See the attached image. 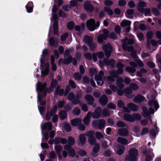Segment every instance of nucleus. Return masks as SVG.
I'll use <instances>...</instances> for the list:
<instances>
[{
    "label": "nucleus",
    "mask_w": 161,
    "mask_h": 161,
    "mask_svg": "<svg viewBox=\"0 0 161 161\" xmlns=\"http://www.w3.org/2000/svg\"><path fill=\"white\" fill-rule=\"evenodd\" d=\"M129 155L126 156V160L128 161H136L137 160L136 157L138 155L137 149L134 148H131L129 150Z\"/></svg>",
    "instance_id": "obj_1"
},
{
    "label": "nucleus",
    "mask_w": 161,
    "mask_h": 161,
    "mask_svg": "<svg viewBox=\"0 0 161 161\" xmlns=\"http://www.w3.org/2000/svg\"><path fill=\"white\" fill-rule=\"evenodd\" d=\"M102 49L104 51L106 57L109 58L113 51V48L110 43L105 44L102 47Z\"/></svg>",
    "instance_id": "obj_2"
},
{
    "label": "nucleus",
    "mask_w": 161,
    "mask_h": 161,
    "mask_svg": "<svg viewBox=\"0 0 161 161\" xmlns=\"http://www.w3.org/2000/svg\"><path fill=\"white\" fill-rule=\"evenodd\" d=\"M83 7L85 10L89 13L92 12L94 9L93 6L89 1H86L84 2Z\"/></svg>",
    "instance_id": "obj_3"
},
{
    "label": "nucleus",
    "mask_w": 161,
    "mask_h": 161,
    "mask_svg": "<svg viewBox=\"0 0 161 161\" xmlns=\"http://www.w3.org/2000/svg\"><path fill=\"white\" fill-rule=\"evenodd\" d=\"M86 26L87 29L90 31H94L95 29V21L93 19L88 20L86 22Z\"/></svg>",
    "instance_id": "obj_4"
},
{
    "label": "nucleus",
    "mask_w": 161,
    "mask_h": 161,
    "mask_svg": "<svg viewBox=\"0 0 161 161\" xmlns=\"http://www.w3.org/2000/svg\"><path fill=\"white\" fill-rule=\"evenodd\" d=\"M142 109L143 112L142 115L144 117H146L147 116L149 115L150 114H153L154 112V109L152 107L150 108L148 110L146 107L143 106L142 107Z\"/></svg>",
    "instance_id": "obj_5"
},
{
    "label": "nucleus",
    "mask_w": 161,
    "mask_h": 161,
    "mask_svg": "<svg viewBox=\"0 0 161 161\" xmlns=\"http://www.w3.org/2000/svg\"><path fill=\"white\" fill-rule=\"evenodd\" d=\"M92 123L96 127L98 128L100 130H102L104 128L106 124L105 121L103 119L93 121Z\"/></svg>",
    "instance_id": "obj_6"
},
{
    "label": "nucleus",
    "mask_w": 161,
    "mask_h": 161,
    "mask_svg": "<svg viewBox=\"0 0 161 161\" xmlns=\"http://www.w3.org/2000/svg\"><path fill=\"white\" fill-rule=\"evenodd\" d=\"M85 98L87 101V103L90 105H92L93 108H95L96 105L93 102L94 99L93 97L90 94H87L85 96Z\"/></svg>",
    "instance_id": "obj_7"
},
{
    "label": "nucleus",
    "mask_w": 161,
    "mask_h": 161,
    "mask_svg": "<svg viewBox=\"0 0 161 161\" xmlns=\"http://www.w3.org/2000/svg\"><path fill=\"white\" fill-rule=\"evenodd\" d=\"M68 144L65 145L64 146V149H67L72 147L75 143V141L74 139L72 136H69L68 139Z\"/></svg>",
    "instance_id": "obj_8"
},
{
    "label": "nucleus",
    "mask_w": 161,
    "mask_h": 161,
    "mask_svg": "<svg viewBox=\"0 0 161 161\" xmlns=\"http://www.w3.org/2000/svg\"><path fill=\"white\" fill-rule=\"evenodd\" d=\"M98 101L101 105L104 107L106 106L108 102V98L105 94H103L100 97Z\"/></svg>",
    "instance_id": "obj_9"
},
{
    "label": "nucleus",
    "mask_w": 161,
    "mask_h": 161,
    "mask_svg": "<svg viewBox=\"0 0 161 161\" xmlns=\"http://www.w3.org/2000/svg\"><path fill=\"white\" fill-rule=\"evenodd\" d=\"M102 112V108L100 107H97L93 113V118L96 119L100 118L101 117Z\"/></svg>",
    "instance_id": "obj_10"
},
{
    "label": "nucleus",
    "mask_w": 161,
    "mask_h": 161,
    "mask_svg": "<svg viewBox=\"0 0 161 161\" xmlns=\"http://www.w3.org/2000/svg\"><path fill=\"white\" fill-rule=\"evenodd\" d=\"M100 149V145L98 143L96 144L92 150V153H91V155L92 157L95 158L97 156V153Z\"/></svg>",
    "instance_id": "obj_11"
},
{
    "label": "nucleus",
    "mask_w": 161,
    "mask_h": 161,
    "mask_svg": "<svg viewBox=\"0 0 161 161\" xmlns=\"http://www.w3.org/2000/svg\"><path fill=\"white\" fill-rule=\"evenodd\" d=\"M82 96V93L80 91H78L77 92L76 95L74 100L72 101V104H77L80 103V99L81 98Z\"/></svg>",
    "instance_id": "obj_12"
},
{
    "label": "nucleus",
    "mask_w": 161,
    "mask_h": 161,
    "mask_svg": "<svg viewBox=\"0 0 161 161\" xmlns=\"http://www.w3.org/2000/svg\"><path fill=\"white\" fill-rule=\"evenodd\" d=\"M147 6L146 3L142 1H140L138 3V7L137 8L138 10L141 13H144L145 8L144 7H146Z\"/></svg>",
    "instance_id": "obj_13"
},
{
    "label": "nucleus",
    "mask_w": 161,
    "mask_h": 161,
    "mask_svg": "<svg viewBox=\"0 0 161 161\" xmlns=\"http://www.w3.org/2000/svg\"><path fill=\"white\" fill-rule=\"evenodd\" d=\"M103 61L106 65L111 66L112 68L114 67L116 63L115 61L113 59L109 60L107 58H104L103 59Z\"/></svg>",
    "instance_id": "obj_14"
},
{
    "label": "nucleus",
    "mask_w": 161,
    "mask_h": 161,
    "mask_svg": "<svg viewBox=\"0 0 161 161\" xmlns=\"http://www.w3.org/2000/svg\"><path fill=\"white\" fill-rule=\"evenodd\" d=\"M145 99V97L140 94H138L134 97L133 101L134 102L137 103H141Z\"/></svg>",
    "instance_id": "obj_15"
},
{
    "label": "nucleus",
    "mask_w": 161,
    "mask_h": 161,
    "mask_svg": "<svg viewBox=\"0 0 161 161\" xmlns=\"http://www.w3.org/2000/svg\"><path fill=\"white\" fill-rule=\"evenodd\" d=\"M118 132L119 136L122 137L127 136L129 134V131L126 128H120L118 130Z\"/></svg>",
    "instance_id": "obj_16"
},
{
    "label": "nucleus",
    "mask_w": 161,
    "mask_h": 161,
    "mask_svg": "<svg viewBox=\"0 0 161 161\" xmlns=\"http://www.w3.org/2000/svg\"><path fill=\"white\" fill-rule=\"evenodd\" d=\"M127 106L133 112H137L139 109L138 106L133 103H129L128 104Z\"/></svg>",
    "instance_id": "obj_17"
},
{
    "label": "nucleus",
    "mask_w": 161,
    "mask_h": 161,
    "mask_svg": "<svg viewBox=\"0 0 161 161\" xmlns=\"http://www.w3.org/2000/svg\"><path fill=\"white\" fill-rule=\"evenodd\" d=\"M49 64L48 63H47L46 64L45 69H43L40 68L42 75L46 76L48 74L49 71Z\"/></svg>",
    "instance_id": "obj_18"
},
{
    "label": "nucleus",
    "mask_w": 161,
    "mask_h": 161,
    "mask_svg": "<svg viewBox=\"0 0 161 161\" xmlns=\"http://www.w3.org/2000/svg\"><path fill=\"white\" fill-rule=\"evenodd\" d=\"M132 115L128 114H125L123 116V119L125 120L131 122H134V119Z\"/></svg>",
    "instance_id": "obj_19"
},
{
    "label": "nucleus",
    "mask_w": 161,
    "mask_h": 161,
    "mask_svg": "<svg viewBox=\"0 0 161 161\" xmlns=\"http://www.w3.org/2000/svg\"><path fill=\"white\" fill-rule=\"evenodd\" d=\"M47 86V84L46 82H44L43 84H42L41 82H39L37 84V90L38 91H43L45 89Z\"/></svg>",
    "instance_id": "obj_20"
},
{
    "label": "nucleus",
    "mask_w": 161,
    "mask_h": 161,
    "mask_svg": "<svg viewBox=\"0 0 161 161\" xmlns=\"http://www.w3.org/2000/svg\"><path fill=\"white\" fill-rule=\"evenodd\" d=\"M52 128V125L50 122H46L44 123L42 127V128L43 130H51Z\"/></svg>",
    "instance_id": "obj_21"
},
{
    "label": "nucleus",
    "mask_w": 161,
    "mask_h": 161,
    "mask_svg": "<svg viewBox=\"0 0 161 161\" xmlns=\"http://www.w3.org/2000/svg\"><path fill=\"white\" fill-rule=\"evenodd\" d=\"M81 122V121L80 118H75L71 120V124L73 126H78Z\"/></svg>",
    "instance_id": "obj_22"
},
{
    "label": "nucleus",
    "mask_w": 161,
    "mask_h": 161,
    "mask_svg": "<svg viewBox=\"0 0 161 161\" xmlns=\"http://www.w3.org/2000/svg\"><path fill=\"white\" fill-rule=\"evenodd\" d=\"M59 116L61 120H64L67 117V113L65 111L61 110L59 112Z\"/></svg>",
    "instance_id": "obj_23"
},
{
    "label": "nucleus",
    "mask_w": 161,
    "mask_h": 161,
    "mask_svg": "<svg viewBox=\"0 0 161 161\" xmlns=\"http://www.w3.org/2000/svg\"><path fill=\"white\" fill-rule=\"evenodd\" d=\"M83 41L88 45L93 42L92 37L88 36H86L83 38Z\"/></svg>",
    "instance_id": "obj_24"
},
{
    "label": "nucleus",
    "mask_w": 161,
    "mask_h": 161,
    "mask_svg": "<svg viewBox=\"0 0 161 161\" xmlns=\"http://www.w3.org/2000/svg\"><path fill=\"white\" fill-rule=\"evenodd\" d=\"M117 141L118 142L124 145H126L128 144V140L124 138L119 137L117 139Z\"/></svg>",
    "instance_id": "obj_25"
},
{
    "label": "nucleus",
    "mask_w": 161,
    "mask_h": 161,
    "mask_svg": "<svg viewBox=\"0 0 161 161\" xmlns=\"http://www.w3.org/2000/svg\"><path fill=\"white\" fill-rule=\"evenodd\" d=\"M125 150V148L123 145H121L119 146L118 149L117 153L119 155H120L123 154L124 151Z\"/></svg>",
    "instance_id": "obj_26"
},
{
    "label": "nucleus",
    "mask_w": 161,
    "mask_h": 161,
    "mask_svg": "<svg viewBox=\"0 0 161 161\" xmlns=\"http://www.w3.org/2000/svg\"><path fill=\"white\" fill-rule=\"evenodd\" d=\"M68 151L69 155L72 157H74L75 156L76 153L74 149L71 147L70 148L65 149Z\"/></svg>",
    "instance_id": "obj_27"
},
{
    "label": "nucleus",
    "mask_w": 161,
    "mask_h": 161,
    "mask_svg": "<svg viewBox=\"0 0 161 161\" xmlns=\"http://www.w3.org/2000/svg\"><path fill=\"white\" fill-rule=\"evenodd\" d=\"M131 21L129 20H123L120 23V25L124 27L126 26H129L131 24Z\"/></svg>",
    "instance_id": "obj_28"
},
{
    "label": "nucleus",
    "mask_w": 161,
    "mask_h": 161,
    "mask_svg": "<svg viewBox=\"0 0 161 161\" xmlns=\"http://www.w3.org/2000/svg\"><path fill=\"white\" fill-rule=\"evenodd\" d=\"M73 60V58L71 55H69L66 59H64L63 61V63L66 65H68L71 63Z\"/></svg>",
    "instance_id": "obj_29"
},
{
    "label": "nucleus",
    "mask_w": 161,
    "mask_h": 161,
    "mask_svg": "<svg viewBox=\"0 0 161 161\" xmlns=\"http://www.w3.org/2000/svg\"><path fill=\"white\" fill-rule=\"evenodd\" d=\"M107 38L103 36V35H99L97 37V42L99 43H102L103 40H106Z\"/></svg>",
    "instance_id": "obj_30"
},
{
    "label": "nucleus",
    "mask_w": 161,
    "mask_h": 161,
    "mask_svg": "<svg viewBox=\"0 0 161 161\" xmlns=\"http://www.w3.org/2000/svg\"><path fill=\"white\" fill-rule=\"evenodd\" d=\"M79 139L81 144H84L86 141L85 135L83 134H81L79 136Z\"/></svg>",
    "instance_id": "obj_31"
},
{
    "label": "nucleus",
    "mask_w": 161,
    "mask_h": 161,
    "mask_svg": "<svg viewBox=\"0 0 161 161\" xmlns=\"http://www.w3.org/2000/svg\"><path fill=\"white\" fill-rule=\"evenodd\" d=\"M88 141L89 143L92 145H95L96 144V142L94 136H90L88 138Z\"/></svg>",
    "instance_id": "obj_32"
},
{
    "label": "nucleus",
    "mask_w": 161,
    "mask_h": 161,
    "mask_svg": "<svg viewBox=\"0 0 161 161\" xmlns=\"http://www.w3.org/2000/svg\"><path fill=\"white\" fill-rule=\"evenodd\" d=\"M75 25V23L73 21H69L67 25V28L69 30H72L74 28Z\"/></svg>",
    "instance_id": "obj_33"
},
{
    "label": "nucleus",
    "mask_w": 161,
    "mask_h": 161,
    "mask_svg": "<svg viewBox=\"0 0 161 161\" xmlns=\"http://www.w3.org/2000/svg\"><path fill=\"white\" fill-rule=\"evenodd\" d=\"M133 119H134V121L136 120H139L141 119V116L137 113H134L132 114Z\"/></svg>",
    "instance_id": "obj_34"
},
{
    "label": "nucleus",
    "mask_w": 161,
    "mask_h": 161,
    "mask_svg": "<svg viewBox=\"0 0 161 161\" xmlns=\"http://www.w3.org/2000/svg\"><path fill=\"white\" fill-rule=\"evenodd\" d=\"M64 127L65 130L68 132H70L71 130V128L70 125L67 123H64Z\"/></svg>",
    "instance_id": "obj_35"
},
{
    "label": "nucleus",
    "mask_w": 161,
    "mask_h": 161,
    "mask_svg": "<svg viewBox=\"0 0 161 161\" xmlns=\"http://www.w3.org/2000/svg\"><path fill=\"white\" fill-rule=\"evenodd\" d=\"M57 107L55 105L53 106V108H52L50 111L49 113L51 116L54 115L57 112Z\"/></svg>",
    "instance_id": "obj_36"
},
{
    "label": "nucleus",
    "mask_w": 161,
    "mask_h": 161,
    "mask_svg": "<svg viewBox=\"0 0 161 161\" xmlns=\"http://www.w3.org/2000/svg\"><path fill=\"white\" fill-rule=\"evenodd\" d=\"M104 10L105 12L108 13L109 15L111 16L113 15V11L110 8L105 7L104 8Z\"/></svg>",
    "instance_id": "obj_37"
},
{
    "label": "nucleus",
    "mask_w": 161,
    "mask_h": 161,
    "mask_svg": "<svg viewBox=\"0 0 161 161\" xmlns=\"http://www.w3.org/2000/svg\"><path fill=\"white\" fill-rule=\"evenodd\" d=\"M89 46L90 49L92 51H93L95 49L97 46L95 43L93 42H92V43L89 44L88 45Z\"/></svg>",
    "instance_id": "obj_38"
},
{
    "label": "nucleus",
    "mask_w": 161,
    "mask_h": 161,
    "mask_svg": "<svg viewBox=\"0 0 161 161\" xmlns=\"http://www.w3.org/2000/svg\"><path fill=\"white\" fill-rule=\"evenodd\" d=\"M95 137L96 138L99 140L104 138L103 135L100 132L96 131L95 134Z\"/></svg>",
    "instance_id": "obj_39"
},
{
    "label": "nucleus",
    "mask_w": 161,
    "mask_h": 161,
    "mask_svg": "<svg viewBox=\"0 0 161 161\" xmlns=\"http://www.w3.org/2000/svg\"><path fill=\"white\" fill-rule=\"evenodd\" d=\"M106 79L107 81L109 82H113L115 81V79L112 76L110 75L108 76L107 78L104 77L103 78V80L105 81L106 80Z\"/></svg>",
    "instance_id": "obj_40"
},
{
    "label": "nucleus",
    "mask_w": 161,
    "mask_h": 161,
    "mask_svg": "<svg viewBox=\"0 0 161 161\" xmlns=\"http://www.w3.org/2000/svg\"><path fill=\"white\" fill-rule=\"evenodd\" d=\"M158 127L156 126H154V129L156 130L153 129L151 130L149 132L150 135L152 136L155 137L156 136V131L157 130Z\"/></svg>",
    "instance_id": "obj_41"
},
{
    "label": "nucleus",
    "mask_w": 161,
    "mask_h": 161,
    "mask_svg": "<svg viewBox=\"0 0 161 161\" xmlns=\"http://www.w3.org/2000/svg\"><path fill=\"white\" fill-rule=\"evenodd\" d=\"M64 90L63 88H61V89L58 90L57 93L55 92H54V95H59L60 97H62L64 95Z\"/></svg>",
    "instance_id": "obj_42"
},
{
    "label": "nucleus",
    "mask_w": 161,
    "mask_h": 161,
    "mask_svg": "<svg viewBox=\"0 0 161 161\" xmlns=\"http://www.w3.org/2000/svg\"><path fill=\"white\" fill-rule=\"evenodd\" d=\"M125 69L126 71L130 73H134L136 71V69L134 68L129 66H127L125 67Z\"/></svg>",
    "instance_id": "obj_43"
},
{
    "label": "nucleus",
    "mask_w": 161,
    "mask_h": 161,
    "mask_svg": "<svg viewBox=\"0 0 161 161\" xmlns=\"http://www.w3.org/2000/svg\"><path fill=\"white\" fill-rule=\"evenodd\" d=\"M67 99L69 101L73 100L75 98V95L73 92H70L67 96Z\"/></svg>",
    "instance_id": "obj_44"
},
{
    "label": "nucleus",
    "mask_w": 161,
    "mask_h": 161,
    "mask_svg": "<svg viewBox=\"0 0 161 161\" xmlns=\"http://www.w3.org/2000/svg\"><path fill=\"white\" fill-rule=\"evenodd\" d=\"M124 92L127 97V95H131L132 92V89L130 88H126L124 89Z\"/></svg>",
    "instance_id": "obj_45"
},
{
    "label": "nucleus",
    "mask_w": 161,
    "mask_h": 161,
    "mask_svg": "<svg viewBox=\"0 0 161 161\" xmlns=\"http://www.w3.org/2000/svg\"><path fill=\"white\" fill-rule=\"evenodd\" d=\"M72 112L73 114L78 115L80 113V110L78 108L76 107L73 109Z\"/></svg>",
    "instance_id": "obj_46"
},
{
    "label": "nucleus",
    "mask_w": 161,
    "mask_h": 161,
    "mask_svg": "<svg viewBox=\"0 0 161 161\" xmlns=\"http://www.w3.org/2000/svg\"><path fill=\"white\" fill-rule=\"evenodd\" d=\"M71 89L69 86L68 85L66 86L65 91H64V97H66L69 93V92L70 91Z\"/></svg>",
    "instance_id": "obj_47"
},
{
    "label": "nucleus",
    "mask_w": 161,
    "mask_h": 161,
    "mask_svg": "<svg viewBox=\"0 0 161 161\" xmlns=\"http://www.w3.org/2000/svg\"><path fill=\"white\" fill-rule=\"evenodd\" d=\"M152 10L153 12V13L154 14L155 16H158L159 14V12L158 10L155 7H153L152 8Z\"/></svg>",
    "instance_id": "obj_48"
},
{
    "label": "nucleus",
    "mask_w": 161,
    "mask_h": 161,
    "mask_svg": "<svg viewBox=\"0 0 161 161\" xmlns=\"http://www.w3.org/2000/svg\"><path fill=\"white\" fill-rule=\"evenodd\" d=\"M58 83V81L56 79H53L51 81V86L52 88H54L56 87Z\"/></svg>",
    "instance_id": "obj_49"
},
{
    "label": "nucleus",
    "mask_w": 161,
    "mask_h": 161,
    "mask_svg": "<svg viewBox=\"0 0 161 161\" xmlns=\"http://www.w3.org/2000/svg\"><path fill=\"white\" fill-rule=\"evenodd\" d=\"M107 107L108 108L110 109H115L116 108V105L111 102L109 103L108 104Z\"/></svg>",
    "instance_id": "obj_50"
},
{
    "label": "nucleus",
    "mask_w": 161,
    "mask_h": 161,
    "mask_svg": "<svg viewBox=\"0 0 161 161\" xmlns=\"http://www.w3.org/2000/svg\"><path fill=\"white\" fill-rule=\"evenodd\" d=\"M103 34H102L107 39L109 37V31L108 30L106 29H104L103 31Z\"/></svg>",
    "instance_id": "obj_51"
},
{
    "label": "nucleus",
    "mask_w": 161,
    "mask_h": 161,
    "mask_svg": "<svg viewBox=\"0 0 161 161\" xmlns=\"http://www.w3.org/2000/svg\"><path fill=\"white\" fill-rule=\"evenodd\" d=\"M153 32L152 31H148L146 34L147 38L148 39H151L153 37Z\"/></svg>",
    "instance_id": "obj_52"
},
{
    "label": "nucleus",
    "mask_w": 161,
    "mask_h": 161,
    "mask_svg": "<svg viewBox=\"0 0 161 161\" xmlns=\"http://www.w3.org/2000/svg\"><path fill=\"white\" fill-rule=\"evenodd\" d=\"M116 125L119 127H124L126 125L123 122L121 121H119L116 123Z\"/></svg>",
    "instance_id": "obj_53"
},
{
    "label": "nucleus",
    "mask_w": 161,
    "mask_h": 161,
    "mask_svg": "<svg viewBox=\"0 0 161 161\" xmlns=\"http://www.w3.org/2000/svg\"><path fill=\"white\" fill-rule=\"evenodd\" d=\"M127 39V38H126V39H123L122 41L123 42L122 45V47L123 49L125 51H126L127 50V49L128 47V46H127L126 44Z\"/></svg>",
    "instance_id": "obj_54"
},
{
    "label": "nucleus",
    "mask_w": 161,
    "mask_h": 161,
    "mask_svg": "<svg viewBox=\"0 0 161 161\" xmlns=\"http://www.w3.org/2000/svg\"><path fill=\"white\" fill-rule=\"evenodd\" d=\"M156 36L159 40L158 41L159 44H161V32L159 31H157L156 32Z\"/></svg>",
    "instance_id": "obj_55"
},
{
    "label": "nucleus",
    "mask_w": 161,
    "mask_h": 161,
    "mask_svg": "<svg viewBox=\"0 0 161 161\" xmlns=\"http://www.w3.org/2000/svg\"><path fill=\"white\" fill-rule=\"evenodd\" d=\"M130 86L134 90H136L139 88L138 86L136 84L133 83L130 84Z\"/></svg>",
    "instance_id": "obj_56"
},
{
    "label": "nucleus",
    "mask_w": 161,
    "mask_h": 161,
    "mask_svg": "<svg viewBox=\"0 0 161 161\" xmlns=\"http://www.w3.org/2000/svg\"><path fill=\"white\" fill-rule=\"evenodd\" d=\"M149 131V129L147 128H143L141 135L142 136L145 134H147Z\"/></svg>",
    "instance_id": "obj_57"
},
{
    "label": "nucleus",
    "mask_w": 161,
    "mask_h": 161,
    "mask_svg": "<svg viewBox=\"0 0 161 161\" xmlns=\"http://www.w3.org/2000/svg\"><path fill=\"white\" fill-rule=\"evenodd\" d=\"M97 53L99 59H102L104 57V53L102 51L98 52Z\"/></svg>",
    "instance_id": "obj_58"
},
{
    "label": "nucleus",
    "mask_w": 161,
    "mask_h": 161,
    "mask_svg": "<svg viewBox=\"0 0 161 161\" xmlns=\"http://www.w3.org/2000/svg\"><path fill=\"white\" fill-rule=\"evenodd\" d=\"M114 31L117 34H119L121 32V29L119 25H116L114 27Z\"/></svg>",
    "instance_id": "obj_59"
},
{
    "label": "nucleus",
    "mask_w": 161,
    "mask_h": 161,
    "mask_svg": "<svg viewBox=\"0 0 161 161\" xmlns=\"http://www.w3.org/2000/svg\"><path fill=\"white\" fill-rule=\"evenodd\" d=\"M89 73L90 75H93L97 73V71L95 69L93 68H91L89 69Z\"/></svg>",
    "instance_id": "obj_60"
},
{
    "label": "nucleus",
    "mask_w": 161,
    "mask_h": 161,
    "mask_svg": "<svg viewBox=\"0 0 161 161\" xmlns=\"http://www.w3.org/2000/svg\"><path fill=\"white\" fill-rule=\"evenodd\" d=\"M117 105L119 108H122L125 106V104L122 100H120L118 101Z\"/></svg>",
    "instance_id": "obj_61"
},
{
    "label": "nucleus",
    "mask_w": 161,
    "mask_h": 161,
    "mask_svg": "<svg viewBox=\"0 0 161 161\" xmlns=\"http://www.w3.org/2000/svg\"><path fill=\"white\" fill-rule=\"evenodd\" d=\"M69 86L73 89H75L76 87L75 84L74 82L71 80L69 81Z\"/></svg>",
    "instance_id": "obj_62"
},
{
    "label": "nucleus",
    "mask_w": 161,
    "mask_h": 161,
    "mask_svg": "<svg viewBox=\"0 0 161 161\" xmlns=\"http://www.w3.org/2000/svg\"><path fill=\"white\" fill-rule=\"evenodd\" d=\"M103 115L105 116H109L110 115L109 111L106 108H104L103 111Z\"/></svg>",
    "instance_id": "obj_63"
},
{
    "label": "nucleus",
    "mask_w": 161,
    "mask_h": 161,
    "mask_svg": "<svg viewBox=\"0 0 161 161\" xmlns=\"http://www.w3.org/2000/svg\"><path fill=\"white\" fill-rule=\"evenodd\" d=\"M59 15L60 17L65 18L67 17V14L61 9L59 11Z\"/></svg>",
    "instance_id": "obj_64"
}]
</instances>
